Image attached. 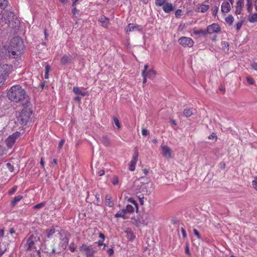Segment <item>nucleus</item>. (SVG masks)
I'll return each instance as SVG.
<instances>
[{
	"label": "nucleus",
	"instance_id": "nucleus-42",
	"mask_svg": "<svg viewBox=\"0 0 257 257\" xmlns=\"http://www.w3.org/2000/svg\"><path fill=\"white\" fill-rule=\"evenodd\" d=\"M45 205V202H43L37 204L33 206L34 209H40L43 208Z\"/></svg>",
	"mask_w": 257,
	"mask_h": 257
},
{
	"label": "nucleus",
	"instance_id": "nucleus-32",
	"mask_svg": "<svg viewBox=\"0 0 257 257\" xmlns=\"http://www.w3.org/2000/svg\"><path fill=\"white\" fill-rule=\"evenodd\" d=\"M8 4V0H0V9L5 10Z\"/></svg>",
	"mask_w": 257,
	"mask_h": 257
},
{
	"label": "nucleus",
	"instance_id": "nucleus-24",
	"mask_svg": "<svg viewBox=\"0 0 257 257\" xmlns=\"http://www.w3.org/2000/svg\"><path fill=\"white\" fill-rule=\"evenodd\" d=\"M254 5L253 0H246L245 7L248 13H251Z\"/></svg>",
	"mask_w": 257,
	"mask_h": 257
},
{
	"label": "nucleus",
	"instance_id": "nucleus-60",
	"mask_svg": "<svg viewBox=\"0 0 257 257\" xmlns=\"http://www.w3.org/2000/svg\"><path fill=\"white\" fill-rule=\"evenodd\" d=\"M105 171L104 170H101L98 172V174L99 176H101L103 175H104Z\"/></svg>",
	"mask_w": 257,
	"mask_h": 257
},
{
	"label": "nucleus",
	"instance_id": "nucleus-16",
	"mask_svg": "<svg viewBox=\"0 0 257 257\" xmlns=\"http://www.w3.org/2000/svg\"><path fill=\"white\" fill-rule=\"evenodd\" d=\"M142 30V27L141 26L133 24H129L126 29V33L135 31L141 32Z\"/></svg>",
	"mask_w": 257,
	"mask_h": 257
},
{
	"label": "nucleus",
	"instance_id": "nucleus-58",
	"mask_svg": "<svg viewBox=\"0 0 257 257\" xmlns=\"http://www.w3.org/2000/svg\"><path fill=\"white\" fill-rule=\"evenodd\" d=\"M252 68L255 71H257V62H254L251 65Z\"/></svg>",
	"mask_w": 257,
	"mask_h": 257
},
{
	"label": "nucleus",
	"instance_id": "nucleus-55",
	"mask_svg": "<svg viewBox=\"0 0 257 257\" xmlns=\"http://www.w3.org/2000/svg\"><path fill=\"white\" fill-rule=\"evenodd\" d=\"M208 139L209 140H212V139H217V136H216V135L214 133H212V134H211L208 137Z\"/></svg>",
	"mask_w": 257,
	"mask_h": 257
},
{
	"label": "nucleus",
	"instance_id": "nucleus-25",
	"mask_svg": "<svg viewBox=\"0 0 257 257\" xmlns=\"http://www.w3.org/2000/svg\"><path fill=\"white\" fill-rule=\"evenodd\" d=\"M56 229L54 226H52L50 229L46 230V236L48 238H50L55 233Z\"/></svg>",
	"mask_w": 257,
	"mask_h": 257
},
{
	"label": "nucleus",
	"instance_id": "nucleus-61",
	"mask_svg": "<svg viewBox=\"0 0 257 257\" xmlns=\"http://www.w3.org/2000/svg\"><path fill=\"white\" fill-rule=\"evenodd\" d=\"M107 253L109 255H111L113 253V250L112 248H109L107 250Z\"/></svg>",
	"mask_w": 257,
	"mask_h": 257
},
{
	"label": "nucleus",
	"instance_id": "nucleus-1",
	"mask_svg": "<svg viewBox=\"0 0 257 257\" xmlns=\"http://www.w3.org/2000/svg\"><path fill=\"white\" fill-rule=\"evenodd\" d=\"M59 240L57 248H55L54 246H52L50 250L47 251L50 254H53L55 253H60L62 251L64 250L68 245L70 234L67 231L61 229L59 232Z\"/></svg>",
	"mask_w": 257,
	"mask_h": 257
},
{
	"label": "nucleus",
	"instance_id": "nucleus-4",
	"mask_svg": "<svg viewBox=\"0 0 257 257\" xmlns=\"http://www.w3.org/2000/svg\"><path fill=\"white\" fill-rule=\"evenodd\" d=\"M40 243V238L34 234L31 235L26 240V250H37Z\"/></svg>",
	"mask_w": 257,
	"mask_h": 257
},
{
	"label": "nucleus",
	"instance_id": "nucleus-34",
	"mask_svg": "<svg viewBox=\"0 0 257 257\" xmlns=\"http://www.w3.org/2000/svg\"><path fill=\"white\" fill-rule=\"evenodd\" d=\"M167 2V0H155V3L156 6L162 7Z\"/></svg>",
	"mask_w": 257,
	"mask_h": 257
},
{
	"label": "nucleus",
	"instance_id": "nucleus-20",
	"mask_svg": "<svg viewBox=\"0 0 257 257\" xmlns=\"http://www.w3.org/2000/svg\"><path fill=\"white\" fill-rule=\"evenodd\" d=\"M162 9L166 13H170L174 10V7L172 4L166 2L162 7Z\"/></svg>",
	"mask_w": 257,
	"mask_h": 257
},
{
	"label": "nucleus",
	"instance_id": "nucleus-26",
	"mask_svg": "<svg viewBox=\"0 0 257 257\" xmlns=\"http://www.w3.org/2000/svg\"><path fill=\"white\" fill-rule=\"evenodd\" d=\"M125 232L127 233L126 237L127 239L130 241H133L136 238L135 235L134 234L131 229H127Z\"/></svg>",
	"mask_w": 257,
	"mask_h": 257
},
{
	"label": "nucleus",
	"instance_id": "nucleus-54",
	"mask_svg": "<svg viewBox=\"0 0 257 257\" xmlns=\"http://www.w3.org/2000/svg\"><path fill=\"white\" fill-rule=\"evenodd\" d=\"M97 243L98 246L103 245L104 247H105L106 246V245L103 243V240H99L97 242Z\"/></svg>",
	"mask_w": 257,
	"mask_h": 257
},
{
	"label": "nucleus",
	"instance_id": "nucleus-27",
	"mask_svg": "<svg viewBox=\"0 0 257 257\" xmlns=\"http://www.w3.org/2000/svg\"><path fill=\"white\" fill-rule=\"evenodd\" d=\"M234 18L232 15H228L225 18V22L229 25L231 26L234 22Z\"/></svg>",
	"mask_w": 257,
	"mask_h": 257
},
{
	"label": "nucleus",
	"instance_id": "nucleus-12",
	"mask_svg": "<svg viewBox=\"0 0 257 257\" xmlns=\"http://www.w3.org/2000/svg\"><path fill=\"white\" fill-rule=\"evenodd\" d=\"M139 157V150L136 148L134 150V152L133 155L132 159L130 163L129 169L131 171L135 170L136 165L138 161Z\"/></svg>",
	"mask_w": 257,
	"mask_h": 257
},
{
	"label": "nucleus",
	"instance_id": "nucleus-30",
	"mask_svg": "<svg viewBox=\"0 0 257 257\" xmlns=\"http://www.w3.org/2000/svg\"><path fill=\"white\" fill-rule=\"evenodd\" d=\"M193 33L195 35H202L203 36H206L208 34L207 30L205 31V30H203L202 29H201V30L194 29L193 31Z\"/></svg>",
	"mask_w": 257,
	"mask_h": 257
},
{
	"label": "nucleus",
	"instance_id": "nucleus-37",
	"mask_svg": "<svg viewBox=\"0 0 257 257\" xmlns=\"http://www.w3.org/2000/svg\"><path fill=\"white\" fill-rule=\"evenodd\" d=\"M113 119L114 124L117 126L118 129L120 128L121 127V124L118 118L116 116H113Z\"/></svg>",
	"mask_w": 257,
	"mask_h": 257
},
{
	"label": "nucleus",
	"instance_id": "nucleus-15",
	"mask_svg": "<svg viewBox=\"0 0 257 257\" xmlns=\"http://www.w3.org/2000/svg\"><path fill=\"white\" fill-rule=\"evenodd\" d=\"M244 0H237L235 4V14L236 15H240L242 12L243 8L244 7Z\"/></svg>",
	"mask_w": 257,
	"mask_h": 257
},
{
	"label": "nucleus",
	"instance_id": "nucleus-59",
	"mask_svg": "<svg viewBox=\"0 0 257 257\" xmlns=\"http://www.w3.org/2000/svg\"><path fill=\"white\" fill-rule=\"evenodd\" d=\"M64 143V140H61L60 141L59 143L58 148L59 149H60L62 147V146L63 145Z\"/></svg>",
	"mask_w": 257,
	"mask_h": 257
},
{
	"label": "nucleus",
	"instance_id": "nucleus-3",
	"mask_svg": "<svg viewBox=\"0 0 257 257\" xmlns=\"http://www.w3.org/2000/svg\"><path fill=\"white\" fill-rule=\"evenodd\" d=\"M25 91L20 85H14L11 87L8 92V97L12 101L18 102L25 98Z\"/></svg>",
	"mask_w": 257,
	"mask_h": 257
},
{
	"label": "nucleus",
	"instance_id": "nucleus-64",
	"mask_svg": "<svg viewBox=\"0 0 257 257\" xmlns=\"http://www.w3.org/2000/svg\"><path fill=\"white\" fill-rule=\"evenodd\" d=\"M40 164H41L42 167L43 168H44V162L43 161V159L42 157L41 159Z\"/></svg>",
	"mask_w": 257,
	"mask_h": 257
},
{
	"label": "nucleus",
	"instance_id": "nucleus-62",
	"mask_svg": "<svg viewBox=\"0 0 257 257\" xmlns=\"http://www.w3.org/2000/svg\"><path fill=\"white\" fill-rule=\"evenodd\" d=\"M99 237L101 238L102 239V240H103V241H104V240L105 239V236L102 233H99Z\"/></svg>",
	"mask_w": 257,
	"mask_h": 257
},
{
	"label": "nucleus",
	"instance_id": "nucleus-28",
	"mask_svg": "<svg viewBox=\"0 0 257 257\" xmlns=\"http://www.w3.org/2000/svg\"><path fill=\"white\" fill-rule=\"evenodd\" d=\"M23 196L22 195H18V196H15L14 199L11 201V204L12 205V206H15L16 204V203L20 201L22 198H23Z\"/></svg>",
	"mask_w": 257,
	"mask_h": 257
},
{
	"label": "nucleus",
	"instance_id": "nucleus-49",
	"mask_svg": "<svg viewBox=\"0 0 257 257\" xmlns=\"http://www.w3.org/2000/svg\"><path fill=\"white\" fill-rule=\"evenodd\" d=\"M17 189V186H15L13 187L11 190H10L8 192V194L10 195H12L16 191Z\"/></svg>",
	"mask_w": 257,
	"mask_h": 257
},
{
	"label": "nucleus",
	"instance_id": "nucleus-7",
	"mask_svg": "<svg viewBox=\"0 0 257 257\" xmlns=\"http://www.w3.org/2000/svg\"><path fill=\"white\" fill-rule=\"evenodd\" d=\"M13 67L12 65L2 63L0 64V77L5 78L6 80L9 74L12 72Z\"/></svg>",
	"mask_w": 257,
	"mask_h": 257
},
{
	"label": "nucleus",
	"instance_id": "nucleus-9",
	"mask_svg": "<svg viewBox=\"0 0 257 257\" xmlns=\"http://www.w3.org/2000/svg\"><path fill=\"white\" fill-rule=\"evenodd\" d=\"M79 249L81 253L87 257L93 256L95 252L91 245H88L86 244H83L80 247Z\"/></svg>",
	"mask_w": 257,
	"mask_h": 257
},
{
	"label": "nucleus",
	"instance_id": "nucleus-43",
	"mask_svg": "<svg viewBox=\"0 0 257 257\" xmlns=\"http://www.w3.org/2000/svg\"><path fill=\"white\" fill-rule=\"evenodd\" d=\"M182 15H183V12H182V10L178 9L175 12V17L177 18H180Z\"/></svg>",
	"mask_w": 257,
	"mask_h": 257
},
{
	"label": "nucleus",
	"instance_id": "nucleus-11",
	"mask_svg": "<svg viewBox=\"0 0 257 257\" xmlns=\"http://www.w3.org/2000/svg\"><path fill=\"white\" fill-rule=\"evenodd\" d=\"M20 136V133L18 132H16L12 135H10L6 140V144L7 147L11 148L15 144L16 141Z\"/></svg>",
	"mask_w": 257,
	"mask_h": 257
},
{
	"label": "nucleus",
	"instance_id": "nucleus-46",
	"mask_svg": "<svg viewBox=\"0 0 257 257\" xmlns=\"http://www.w3.org/2000/svg\"><path fill=\"white\" fill-rule=\"evenodd\" d=\"M142 134L143 136L146 137L149 135V132L146 128L143 127L142 130Z\"/></svg>",
	"mask_w": 257,
	"mask_h": 257
},
{
	"label": "nucleus",
	"instance_id": "nucleus-18",
	"mask_svg": "<svg viewBox=\"0 0 257 257\" xmlns=\"http://www.w3.org/2000/svg\"><path fill=\"white\" fill-rule=\"evenodd\" d=\"M148 64H146L144 66V70L143 71H145V75H146L148 78L150 79H154L156 76V72L153 69L148 70Z\"/></svg>",
	"mask_w": 257,
	"mask_h": 257
},
{
	"label": "nucleus",
	"instance_id": "nucleus-19",
	"mask_svg": "<svg viewBox=\"0 0 257 257\" xmlns=\"http://www.w3.org/2000/svg\"><path fill=\"white\" fill-rule=\"evenodd\" d=\"M72 57L71 55L68 53L63 55L60 60V63L63 65H65L72 63Z\"/></svg>",
	"mask_w": 257,
	"mask_h": 257
},
{
	"label": "nucleus",
	"instance_id": "nucleus-6",
	"mask_svg": "<svg viewBox=\"0 0 257 257\" xmlns=\"http://www.w3.org/2000/svg\"><path fill=\"white\" fill-rule=\"evenodd\" d=\"M32 111L27 108L22 109L20 112L18 120L21 124H26L30 120Z\"/></svg>",
	"mask_w": 257,
	"mask_h": 257
},
{
	"label": "nucleus",
	"instance_id": "nucleus-47",
	"mask_svg": "<svg viewBox=\"0 0 257 257\" xmlns=\"http://www.w3.org/2000/svg\"><path fill=\"white\" fill-rule=\"evenodd\" d=\"M193 232L194 235L197 237L198 239L201 240V236L199 232V231L195 228L193 229Z\"/></svg>",
	"mask_w": 257,
	"mask_h": 257
},
{
	"label": "nucleus",
	"instance_id": "nucleus-8",
	"mask_svg": "<svg viewBox=\"0 0 257 257\" xmlns=\"http://www.w3.org/2000/svg\"><path fill=\"white\" fill-rule=\"evenodd\" d=\"M143 226H148L154 224L156 221V217L152 213H145L142 215Z\"/></svg>",
	"mask_w": 257,
	"mask_h": 257
},
{
	"label": "nucleus",
	"instance_id": "nucleus-41",
	"mask_svg": "<svg viewBox=\"0 0 257 257\" xmlns=\"http://www.w3.org/2000/svg\"><path fill=\"white\" fill-rule=\"evenodd\" d=\"M76 245L75 244V243H74V242H72L69 246V250L73 252L75 251V249H76Z\"/></svg>",
	"mask_w": 257,
	"mask_h": 257
},
{
	"label": "nucleus",
	"instance_id": "nucleus-48",
	"mask_svg": "<svg viewBox=\"0 0 257 257\" xmlns=\"http://www.w3.org/2000/svg\"><path fill=\"white\" fill-rule=\"evenodd\" d=\"M246 80L249 84L253 85L255 83L254 79L250 77H246Z\"/></svg>",
	"mask_w": 257,
	"mask_h": 257
},
{
	"label": "nucleus",
	"instance_id": "nucleus-38",
	"mask_svg": "<svg viewBox=\"0 0 257 257\" xmlns=\"http://www.w3.org/2000/svg\"><path fill=\"white\" fill-rule=\"evenodd\" d=\"M127 201L128 202L131 203L133 204V205L135 206L136 209L137 210V211H138V204H137V202L133 198H129L127 199Z\"/></svg>",
	"mask_w": 257,
	"mask_h": 257
},
{
	"label": "nucleus",
	"instance_id": "nucleus-35",
	"mask_svg": "<svg viewBox=\"0 0 257 257\" xmlns=\"http://www.w3.org/2000/svg\"><path fill=\"white\" fill-rule=\"evenodd\" d=\"M248 21L250 23H254L257 22V13L253 14L248 18Z\"/></svg>",
	"mask_w": 257,
	"mask_h": 257
},
{
	"label": "nucleus",
	"instance_id": "nucleus-51",
	"mask_svg": "<svg viewBox=\"0 0 257 257\" xmlns=\"http://www.w3.org/2000/svg\"><path fill=\"white\" fill-rule=\"evenodd\" d=\"M142 75L143 77V83L144 84L146 83V82H147V76L146 75H145V71H142Z\"/></svg>",
	"mask_w": 257,
	"mask_h": 257
},
{
	"label": "nucleus",
	"instance_id": "nucleus-2",
	"mask_svg": "<svg viewBox=\"0 0 257 257\" xmlns=\"http://www.w3.org/2000/svg\"><path fill=\"white\" fill-rule=\"evenodd\" d=\"M24 49V45L22 39L18 37H14L11 41L8 52L14 58H15L23 52Z\"/></svg>",
	"mask_w": 257,
	"mask_h": 257
},
{
	"label": "nucleus",
	"instance_id": "nucleus-50",
	"mask_svg": "<svg viewBox=\"0 0 257 257\" xmlns=\"http://www.w3.org/2000/svg\"><path fill=\"white\" fill-rule=\"evenodd\" d=\"M73 91L76 95H79L81 91L80 90L79 87L75 86L73 88Z\"/></svg>",
	"mask_w": 257,
	"mask_h": 257
},
{
	"label": "nucleus",
	"instance_id": "nucleus-5",
	"mask_svg": "<svg viewBox=\"0 0 257 257\" xmlns=\"http://www.w3.org/2000/svg\"><path fill=\"white\" fill-rule=\"evenodd\" d=\"M136 209L135 206L128 204L126 206L125 208L118 211L114 216L116 218L121 217L123 219H127L131 214L133 213Z\"/></svg>",
	"mask_w": 257,
	"mask_h": 257
},
{
	"label": "nucleus",
	"instance_id": "nucleus-22",
	"mask_svg": "<svg viewBox=\"0 0 257 257\" xmlns=\"http://www.w3.org/2000/svg\"><path fill=\"white\" fill-rule=\"evenodd\" d=\"M98 21L100 23L101 26L105 28H106L109 24V19L103 15L99 17Z\"/></svg>",
	"mask_w": 257,
	"mask_h": 257
},
{
	"label": "nucleus",
	"instance_id": "nucleus-40",
	"mask_svg": "<svg viewBox=\"0 0 257 257\" xmlns=\"http://www.w3.org/2000/svg\"><path fill=\"white\" fill-rule=\"evenodd\" d=\"M6 168L10 172H12L14 171V166L10 163H7L6 165Z\"/></svg>",
	"mask_w": 257,
	"mask_h": 257
},
{
	"label": "nucleus",
	"instance_id": "nucleus-13",
	"mask_svg": "<svg viewBox=\"0 0 257 257\" xmlns=\"http://www.w3.org/2000/svg\"><path fill=\"white\" fill-rule=\"evenodd\" d=\"M206 29L208 34L218 33L221 30L220 26L217 23H213L212 24L208 26Z\"/></svg>",
	"mask_w": 257,
	"mask_h": 257
},
{
	"label": "nucleus",
	"instance_id": "nucleus-53",
	"mask_svg": "<svg viewBox=\"0 0 257 257\" xmlns=\"http://www.w3.org/2000/svg\"><path fill=\"white\" fill-rule=\"evenodd\" d=\"M181 230L182 232L183 237L184 238H186L187 237V233H186L185 229L183 227H182L181 228Z\"/></svg>",
	"mask_w": 257,
	"mask_h": 257
},
{
	"label": "nucleus",
	"instance_id": "nucleus-29",
	"mask_svg": "<svg viewBox=\"0 0 257 257\" xmlns=\"http://www.w3.org/2000/svg\"><path fill=\"white\" fill-rule=\"evenodd\" d=\"M193 114L192 108L185 109L183 111V114L187 117L191 116Z\"/></svg>",
	"mask_w": 257,
	"mask_h": 257
},
{
	"label": "nucleus",
	"instance_id": "nucleus-52",
	"mask_svg": "<svg viewBox=\"0 0 257 257\" xmlns=\"http://www.w3.org/2000/svg\"><path fill=\"white\" fill-rule=\"evenodd\" d=\"M74 8H73V9L72 10V13L73 15L74 16H75L76 14L78 13L79 11L78 10H77L76 8H75V7H73Z\"/></svg>",
	"mask_w": 257,
	"mask_h": 257
},
{
	"label": "nucleus",
	"instance_id": "nucleus-57",
	"mask_svg": "<svg viewBox=\"0 0 257 257\" xmlns=\"http://www.w3.org/2000/svg\"><path fill=\"white\" fill-rule=\"evenodd\" d=\"M185 252L188 255H190V254H191V253H190V250H189V247L188 245H186V246Z\"/></svg>",
	"mask_w": 257,
	"mask_h": 257
},
{
	"label": "nucleus",
	"instance_id": "nucleus-33",
	"mask_svg": "<svg viewBox=\"0 0 257 257\" xmlns=\"http://www.w3.org/2000/svg\"><path fill=\"white\" fill-rule=\"evenodd\" d=\"M102 142L105 146H109L110 145L109 140L106 136H103L102 137Z\"/></svg>",
	"mask_w": 257,
	"mask_h": 257
},
{
	"label": "nucleus",
	"instance_id": "nucleus-39",
	"mask_svg": "<svg viewBox=\"0 0 257 257\" xmlns=\"http://www.w3.org/2000/svg\"><path fill=\"white\" fill-rule=\"evenodd\" d=\"M111 183L112 184L115 186L118 184L119 180L117 176H114L111 179Z\"/></svg>",
	"mask_w": 257,
	"mask_h": 257
},
{
	"label": "nucleus",
	"instance_id": "nucleus-14",
	"mask_svg": "<svg viewBox=\"0 0 257 257\" xmlns=\"http://www.w3.org/2000/svg\"><path fill=\"white\" fill-rule=\"evenodd\" d=\"M161 153L165 158L169 159L172 157V151L169 147L166 145H161Z\"/></svg>",
	"mask_w": 257,
	"mask_h": 257
},
{
	"label": "nucleus",
	"instance_id": "nucleus-23",
	"mask_svg": "<svg viewBox=\"0 0 257 257\" xmlns=\"http://www.w3.org/2000/svg\"><path fill=\"white\" fill-rule=\"evenodd\" d=\"M133 223L136 225L137 227L143 226L142 221L143 220L142 215L140 217H137V218H132Z\"/></svg>",
	"mask_w": 257,
	"mask_h": 257
},
{
	"label": "nucleus",
	"instance_id": "nucleus-36",
	"mask_svg": "<svg viewBox=\"0 0 257 257\" xmlns=\"http://www.w3.org/2000/svg\"><path fill=\"white\" fill-rule=\"evenodd\" d=\"M218 10H219V7L216 6H214L212 8V15L214 17H216L217 16V13L218 12Z\"/></svg>",
	"mask_w": 257,
	"mask_h": 257
},
{
	"label": "nucleus",
	"instance_id": "nucleus-45",
	"mask_svg": "<svg viewBox=\"0 0 257 257\" xmlns=\"http://www.w3.org/2000/svg\"><path fill=\"white\" fill-rule=\"evenodd\" d=\"M243 21H240V22H238L236 24V25H235V27H236V30L238 31L239 30H240V29H241L242 26V24H243Z\"/></svg>",
	"mask_w": 257,
	"mask_h": 257
},
{
	"label": "nucleus",
	"instance_id": "nucleus-63",
	"mask_svg": "<svg viewBox=\"0 0 257 257\" xmlns=\"http://www.w3.org/2000/svg\"><path fill=\"white\" fill-rule=\"evenodd\" d=\"M80 95L82 96H86L87 95H88V92L87 91H81L80 92Z\"/></svg>",
	"mask_w": 257,
	"mask_h": 257
},
{
	"label": "nucleus",
	"instance_id": "nucleus-21",
	"mask_svg": "<svg viewBox=\"0 0 257 257\" xmlns=\"http://www.w3.org/2000/svg\"><path fill=\"white\" fill-rule=\"evenodd\" d=\"M221 10L222 13H227L231 10V7L229 3L227 1H224L221 6Z\"/></svg>",
	"mask_w": 257,
	"mask_h": 257
},
{
	"label": "nucleus",
	"instance_id": "nucleus-44",
	"mask_svg": "<svg viewBox=\"0 0 257 257\" xmlns=\"http://www.w3.org/2000/svg\"><path fill=\"white\" fill-rule=\"evenodd\" d=\"M252 185L253 188L257 191V176L254 177V179L252 181Z\"/></svg>",
	"mask_w": 257,
	"mask_h": 257
},
{
	"label": "nucleus",
	"instance_id": "nucleus-31",
	"mask_svg": "<svg viewBox=\"0 0 257 257\" xmlns=\"http://www.w3.org/2000/svg\"><path fill=\"white\" fill-rule=\"evenodd\" d=\"M105 202L107 206L112 207L113 205V203L111 200V197L109 195H106L105 197Z\"/></svg>",
	"mask_w": 257,
	"mask_h": 257
},
{
	"label": "nucleus",
	"instance_id": "nucleus-10",
	"mask_svg": "<svg viewBox=\"0 0 257 257\" xmlns=\"http://www.w3.org/2000/svg\"><path fill=\"white\" fill-rule=\"evenodd\" d=\"M178 42L184 47H192L194 44L192 38L187 37H181L178 39Z\"/></svg>",
	"mask_w": 257,
	"mask_h": 257
},
{
	"label": "nucleus",
	"instance_id": "nucleus-56",
	"mask_svg": "<svg viewBox=\"0 0 257 257\" xmlns=\"http://www.w3.org/2000/svg\"><path fill=\"white\" fill-rule=\"evenodd\" d=\"M50 69V66L48 65H46L45 68V73H46V74H48Z\"/></svg>",
	"mask_w": 257,
	"mask_h": 257
},
{
	"label": "nucleus",
	"instance_id": "nucleus-17",
	"mask_svg": "<svg viewBox=\"0 0 257 257\" xmlns=\"http://www.w3.org/2000/svg\"><path fill=\"white\" fill-rule=\"evenodd\" d=\"M209 5L202 4H199L195 8V11L197 13H204L209 9Z\"/></svg>",
	"mask_w": 257,
	"mask_h": 257
}]
</instances>
